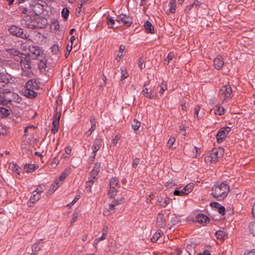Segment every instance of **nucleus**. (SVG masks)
Returning <instances> with one entry per match:
<instances>
[{
	"mask_svg": "<svg viewBox=\"0 0 255 255\" xmlns=\"http://www.w3.org/2000/svg\"><path fill=\"white\" fill-rule=\"evenodd\" d=\"M102 144V139L97 138L94 142L92 146V152L94 154V157L96 156V153L99 150Z\"/></svg>",
	"mask_w": 255,
	"mask_h": 255,
	"instance_id": "f8f14e48",
	"label": "nucleus"
},
{
	"mask_svg": "<svg viewBox=\"0 0 255 255\" xmlns=\"http://www.w3.org/2000/svg\"><path fill=\"white\" fill-rule=\"evenodd\" d=\"M69 173V171L67 170H64L60 175L59 178H58L62 182L66 178V177L68 176Z\"/></svg>",
	"mask_w": 255,
	"mask_h": 255,
	"instance_id": "49530a36",
	"label": "nucleus"
},
{
	"mask_svg": "<svg viewBox=\"0 0 255 255\" xmlns=\"http://www.w3.org/2000/svg\"><path fill=\"white\" fill-rule=\"evenodd\" d=\"M204 0H195L193 4L195 7L200 6L201 4L203 3Z\"/></svg>",
	"mask_w": 255,
	"mask_h": 255,
	"instance_id": "13d9d810",
	"label": "nucleus"
},
{
	"mask_svg": "<svg viewBox=\"0 0 255 255\" xmlns=\"http://www.w3.org/2000/svg\"><path fill=\"white\" fill-rule=\"evenodd\" d=\"M116 21L119 24L122 25L127 24L129 25L132 22L131 18L124 14H121L118 15Z\"/></svg>",
	"mask_w": 255,
	"mask_h": 255,
	"instance_id": "9d476101",
	"label": "nucleus"
},
{
	"mask_svg": "<svg viewBox=\"0 0 255 255\" xmlns=\"http://www.w3.org/2000/svg\"><path fill=\"white\" fill-rule=\"evenodd\" d=\"M50 28L52 30L57 31L60 28V25L57 20L54 19L52 21L50 24Z\"/></svg>",
	"mask_w": 255,
	"mask_h": 255,
	"instance_id": "7c9ffc66",
	"label": "nucleus"
},
{
	"mask_svg": "<svg viewBox=\"0 0 255 255\" xmlns=\"http://www.w3.org/2000/svg\"><path fill=\"white\" fill-rule=\"evenodd\" d=\"M141 93L144 96V97L150 99H155L157 96L156 93H154L153 90L146 87L143 88Z\"/></svg>",
	"mask_w": 255,
	"mask_h": 255,
	"instance_id": "9b49d317",
	"label": "nucleus"
},
{
	"mask_svg": "<svg viewBox=\"0 0 255 255\" xmlns=\"http://www.w3.org/2000/svg\"><path fill=\"white\" fill-rule=\"evenodd\" d=\"M61 14H62V17L65 19H67V18H68V17L69 16V11L68 9V8H66V7H64L62 9V11L61 12Z\"/></svg>",
	"mask_w": 255,
	"mask_h": 255,
	"instance_id": "ea45409f",
	"label": "nucleus"
},
{
	"mask_svg": "<svg viewBox=\"0 0 255 255\" xmlns=\"http://www.w3.org/2000/svg\"><path fill=\"white\" fill-rule=\"evenodd\" d=\"M196 244L192 243L188 244L186 246V251L188 252L189 255H195L196 253Z\"/></svg>",
	"mask_w": 255,
	"mask_h": 255,
	"instance_id": "412c9836",
	"label": "nucleus"
},
{
	"mask_svg": "<svg viewBox=\"0 0 255 255\" xmlns=\"http://www.w3.org/2000/svg\"><path fill=\"white\" fill-rule=\"evenodd\" d=\"M58 186L56 185H55L54 183H53L49 188V189L47 192V194L49 195H51V194L54 193V192H55L58 189Z\"/></svg>",
	"mask_w": 255,
	"mask_h": 255,
	"instance_id": "79ce46f5",
	"label": "nucleus"
},
{
	"mask_svg": "<svg viewBox=\"0 0 255 255\" xmlns=\"http://www.w3.org/2000/svg\"><path fill=\"white\" fill-rule=\"evenodd\" d=\"M36 128V127L33 125H30V126H28L27 127H26L25 129H24V135H27V132L29 131H33L34 130H35Z\"/></svg>",
	"mask_w": 255,
	"mask_h": 255,
	"instance_id": "a18cd8bd",
	"label": "nucleus"
},
{
	"mask_svg": "<svg viewBox=\"0 0 255 255\" xmlns=\"http://www.w3.org/2000/svg\"><path fill=\"white\" fill-rule=\"evenodd\" d=\"M37 165L35 164H27L24 166V170L27 173L33 172L36 168Z\"/></svg>",
	"mask_w": 255,
	"mask_h": 255,
	"instance_id": "c85d7f7f",
	"label": "nucleus"
},
{
	"mask_svg": "<svg viewBox=\"0 0 255 255\" xmlns=\"http://www.w3.org/2000/svg\"><path fill=\"white\" fill-rule=\"evenodd\" d=\"M80 197L81 196L80 195H77L76 196L73 200V201L70 203V204L71 205H74L80 198Z\"/></svg>",
	"mask_w": 255,
	"mask_h": 255,
	"instance_id": "e2e57ef3",
	"label": "nucleus"
},
{
	"mask_svg": "<svg viewBox=\"0 0 255 255\" xmlns=\"http://www.w3.org/2000/svg\"><path fill=\"white\" fill-rule=\"evenodd\" d=\"M144 62V61L142 58H140L139 59L138 62V66L140 69H142L144 67V65H143Z\"/></svg>",
	"mask_w": 255,
	"mask_h": 255,
	"instance_id": "864d4df0",
	"label": "nucleus"
},
{
	"mask_svg": "<svg viewBox=\"0 0 255 255\" xmlns=\"http://www.w3.org/2000/svg\"><path fill=\"white\" fill-rule=\"evenodd\" d=\"M114 212H113V211L111 210L110 209V208H109V209H105L103 211V215L104 216H109V215L112 214Z\"/></svg>",
	"mask_w": 255,
	"mask_h": 255,
	"instance_id": "4d7b16f0",
	"label": "nucleus"
},
{
	"mask_svg": "<svg viewBox=\"0 0 255 255\" xmlns=\"http://www.w3.org/2000/svg\"><path fill=\"white\" fill-rule=\"evenodd\" d=\"M78 218V214L77 213H75V212L73 214V218L71 220V224H73L74 223H75L77 221Z\"/></svg>",
	"mask_w": 255,
	"mask_h": 255,
	"instance_id": "052dcab7",
	"label": "nucleus"
},
{
	"mask_svg": "<svg viewBox=\"0 0 255 255\" xmlns=\"http://www.w3.org/2000/svg\"><path fill=\"white\" fill-rule=\"evenodd\" d=\"M175 141V138L174 137H171L169 139V140L167 142V146H168V147L170 149H175L176 148V147L173 146V144H174Z\"/></svg>",
	"mask_w": 255,
	"mask_h": 255,
	"instance_id": "c9c22d12",
	"label": "nucleus"
},
{
	"mask_svg": "<svg viewBox=\"0 0 255 255\" xmlns=\"http://www.w3.org/2000/svg\"><path fill=\"white\" fill-rule=\"evenodd\" d=\"M157 223L159 227L164 228L166 226V221L164 215L161 213L158 214L156 218Z\"/></svg>",
	"mask_w": 255,
	"mask_h": 255,
	"instance_id": "f3484780",
	"label": "nucleus"
},
{
	"mask_svg": "<svg viewBox=\"0 0 255 255\" xmlns=\"http://www.w3.org/2000/svg\"><path fill=\"white\" fill-rule=\"evenodd\" d=\"M174 53L172 52H170L164 60V64H168L169 62L172 59Z\"/></svg>",
	"mask_w": 255,
	"mask_h": 255,
	"instance_id": "37998d69",
	"label": "nucleus"
},
{
	"mask_svg": "<svg viewBox=\"0 0 255 255\" xmlns=\"http://www.w3.org/2000/svg\"><path fill=\"white\" fill-rule=\"evenodd\" d=\"M96 127V124L91 125V127L89 129L88 131H87L85 133V135H86L87 137L90 136L92 132L95 130Z\"/></svg>",
	"mask_w": 255,
	"mask_h": 255,
	"instance_id": "de8ad7c7",
	"label": "nucleus"
},
{
	"mask_svg": "<svg viewBox=\"0 0 255 255\" xmlns=\"http://www.w3.org/2000/svg\"><path fill=\"white\" fill-rule=\"evenodd\" d=\"M121 138V136L120 135H119V134L116 135V136L115 137V138L113 140L112 144H113V145L114 146H115L120 140Z\"/></svg>",
	"mask_w": 255,
	"mask_h": 255,
	"instance_id": "3c124183",
	"label": "nucleus"
},
{
	"mask_svg": "<svg viewBox=\"0 0 255 255\" xmlns=\"http://www.w3.org/2000/svg\"><path fill=\"white\" fill-rule=\"evenodd\" d=\"M108 230V226L104 227L102 230V235H105V236L106 237H107Z\"/></svg>",
	"mask_w": 255,
	"mask_h": 255,
	"instance_id": "774afa93",
	"label": "nucleus"
},
{
	"mask_svg": "<svg viewBox=\"0 0 255 255\" xmlns=\"http://www.w3.org/2000/svg\"><path fill=\"white\" fill-rule=\"evenodd\" d=\"M117 189L118 188H116L112 189L110 187V190L108 193L109 196L110 197L115 196L116 195Z\"/></svg>",
	"mask_w": 255,
	"mask_h": 255,
	"instance_id": "09e8293b",
	"label": "nucleus"
},
{
	"mask_svg": "<svg viewBox=\"0 0 255 255\" xmlns=\"http://www.w3.org/2000/svg\"><path fill=\"white\" fill-rule=\"evenodd\" d=\"M200 110V106H197L195 107L194 112V117L195 118H197L198 119H199L198 114H199Z\"/></svg>",
	"mask_w": 255,
	"mask_h": 255,
	"instance_id": "603ef678",
	"label": "nucleus"
},
{
	"mask_svg": "<svg viewBox=\"0 0 255 255\" xmlns=\"http://www.w3.org/2000/svg\"><path fill=\"white\" fill-rule=\"evenodd\" d=\"M54 183L59 187L62 184L63 182L58 178L55 180Z\"/></svg>",
	"mask_w": 255,
	"mask_h": 255,
	"instance_id": "0e129e2a",
	"label": "nucleus"
},
{
	"mask_svg": "<svg viewBox=\"0 0 255 255\" xmlns=\"http://www.w3.org/2000/svg\"><path fill=\"white\" fill-rule=\"evenodd\" d=\"M10 114L9 111L5 108L0 107V117L4 118Z\"/></svg>",
	"mask_w": 255,
	"mask_h": 255,
	"instance_id": "2f4dec72",
	"label": "nucleus"
},
{
	"mask_svg": "<svg viewBox=\"0 0 255 255\" xmlns=\"http://www.w3.org/2000/svg\"><path fill=\"white\" fill-rule=\"evenodd\" d=\"M61 118V114L55 111L53 118L52 125L51 131L53 133H56L59 128V121Z\"/></svg>",
	"mask_w": 255,
	"mask_h": 255,
	"instance_id": "1a4fd4ad",
	"label": "nucleus"
},
{
	"mask_svg": "<svg viewBox=\"0 0 255 255\" xmlns=\"http://www.w3.org/2000/svg\"><path fill=\"white\" fill-rule=\"evenodd\" d=\"M8 31L13 35L20 37L24 39L30 40L29 38V35L26 33H24L23 30L20 27L15 25H12L8 28Z\"/></svg>",
	"mask_w": 255,
	"mask_h": 255,
	"instance_id": "423d86ee",
	"label": "nucleus"
},
{
	"mask_svg": "<svg viewBox=\"0 0 255 255\" xmlns=\"http://www.w3.org/2000/svg\"><path fill=\"white\" fill-rule=\"evenodd\" d=\"M22 47V50L33 58H36L43 54L42 48L38 46L34 45L33 44L29 45L25 43L23 44Z\"/></svg>",
	"mask_w": 255,
	"mask_h": 255,
	"instance_id": "20e7f679",
	"label": "nucleus"
},
{
	"mask_svg": "<svg viewBox=\"0 0 255 255\" xmlns=\"http://www.w3.org/2000/svg\"><path fill=\"white\" fill-rule=\"evenodd\" d=\"M218 97L222 102L228 101L233 97V91L230 85L223 86L219 90Z\"/></svg>",
	"mask_w": 255,
	"mask_h": 255,
	"instance_id": "39448f33",
	"label": "nucleus"
},
{
	"mask_svg": "<svg viewBox=\"0 0 255 255\" xmlns=\"http://www.w3.org/2000/svg\"><path fill=\"white\" fill-rule=\"evenodd\" d=\"M119 187V180L116 177H113L110 181V187L113 188H118Z\"/></svg>",
	"mask_w": 255,
	"mask_h": 255,
	"instance_id": "393cba45",
	"label": "nucleus"
},
{
	"mask_svg": "<svg viewBox=\"0 0 255 255\" xmlns=\"http://www.w3.org/2000/svg\"><path fill=\"white\" fill-rule=\"evenodd\" d=\"M230 188L229 185L223 182L219 185H215L213 186L212 194L215 198L221 201L227 197Z\"/></svg>",
	"mask_w": 255,
	"mask_h": 255,
	"instance_id": "f03ea898",
	"label": "nucleus"
},
{
	"mask_svg": "<svg viewBox=\"0 0 255 255\" xmlns=\"http://www.w3.org/2000/svg\"><path fill=\"white\" fill-rule=\"evenodd\" d=\"M51 52L54 54H56L58 53L59 50V46L57 44H54L52 45L51 47Z\"/></svg>",
	"mask_w": 255,
	"mask_h": 255,
	"instance_id": "c03bdc74",
	"label": "nucleus"
},
{
	"mask_svg": "<svg viewBox=\"0 0 255 255\" xmlns=\"http://www.w3.org/2000/svg\"><path fill=\"white\" fill-rule=\"evenodd\" d=\"M211 112H213L214 114L216 115L222 116L225 113V109L220 105L217 104L211 110Z\"/></svg>",
	"mask_w": 255,
	"mask_h": 255,
	"instance_id": "a211bd4d",
	"label": "nucleus"
},
{
	"mask_svg": "<svg viewBox=\"0 0 255 255\" xmlns=\"http://www.w3.org/2000/svg\"><path fill=\"white\" fill-rule=\"evenodd\" d=\"M224 152L223 148H215L205 156V161L206 163H216L223 157Z\"/></svg>",
	"mask_w": 255,
	"mask_h": 255,
	"instance_id": "7ed1b4c3",
	"label": "nucleus"
},
{
	"mask_svg": "<svg viewBox=\"0 0 255 255\" xmlns=\"http://www.w3.org/2000/svg\"><path fill=\"white\" fill-rule=\"evenodd\" d=\"M24 95L30 98H35L37 96V93L35 90L25 88L24 91Z\"/></svg>",
	"mask_w": 255,
	"mask_h": 255,
	"instance_id": "b1692460",
	"label": "nucleus"
},
{
	"mask_svg": "<svg viewBox=\"0 0 255 255\" xmlns=\"http://www.w3.org/2000/svg\"><path fill=\"white\" fill-rule=\"evenodd\" d=\"M10 76L5 72H0V82H7Z\"/></svg>",
	"mask_w": 255,
	"mask_h": 255,
	"instance_id": "bb28decb",
	"label": "nucleus"
},
{
	"mask_svg": "<svg viewBox=\"0 0 255 255\" xmlns=\"http://www.w3.org/2000/svg\"><path fill=\"white\" fill-rule=\"evenodd\" d=\"M169 11L171 13L175 12L176 8V1L175 0H170L168 4Z\"/></svg>",
	"mask_w": 255,
	"mask_h": 255,
	"instance_id": "a878e982",
	"label": "nucleus"
},
{
	"mask_svg": "<svg viewBox=\"0 0 255 255\" xmlns=\"http://www.w3.org/2000/svg\"><path fill=\"white\" fill-rule=\"evenodd\" d=\"M194 187V184L193 183H189L186 185L182 189L179 190H175L173 194L175 196H185L188 195L190 192H191Z\"/></svg>",
	"mask_w": 255,
	"mask_h": 255,
	"instance_id": "0eeeda50",
	"label": "nucleus"
},
{
	"mask_svg": "<svg viewBox=\"0 0 255 255\" xmlns=\"http://www.w3.org/2000/svg\"><path fill=\"white\" fill-rule=\"evenodd\" d=\"M196 221L203 225H205L210 222L209 218L204 214H198L196 217Z\"/></svg>",
	"mask_w": 255,
	"mask_h": 255,
	"instance_id": "2eb2a0df",
	"label": "nucleus"
},
{
	"mask_svg": "<svg viewBox=\"0 0 255 255\" xmlns=\"http://www.w3.org/2000/svg\"><path fill=\"white\" fill-rule=\"evenodd\" d=\"M216 236L218 239H219L221 241H223L227 237V235L223 231H217L216 233Z\"/></svg>",
	"mask_w": 255,
	"mask_h": 255,
	"instance_id": "c756f323",
	"label": "nucleus"
},
{
	"mask_svg": "<svg viewBox=\"0 0 255 255\" xmlns=\"http://www.w3.org/2000/svg\"><path fill=\"white\" fill-rule=\"evenodd\" d=\"M162 233L161 230H157L156 233L153 235L152 238H151V241L153 243L156 242L158 239L161 236Z\"/></svg>",
	"mask_w": 255,
	"mask_h": 255,
	"instance_id": "72a5a7b5",
	"label": "nucleus"
},
{
	"mask_svg": "<svg viewBox=\"0 0 255 255\" xmlns=\"http://www.w3.org/2000/svg\"><path fill=\"white\" fill-rule=\"evenodd\" d=\"M121 80H123L128 77V73L126 68L124 67H121Z\"/></svg>",
	"mask_w": 255,
	"mask_h": 255,
	"instance_id": "f704fd0d",
	"label": "nucleus"
},
{
	"mask_svg": "<svg viewBox=\"0 0 255 255\" xmlns=\"http://www.w3.org/2000/svg\"><path fill=\"white\" fill-rule=\"evenodd\" d=\"M39 88L38 84L33 80H30L27 82L25 84V88L30 89L32 90H37Z\"/></svg>",
	"mask_w": 255,
	"mask_h": 255,
	"instance_id": "aec40b11",
	"label": "nucleus"
},
{
	"mask_svg": "<svg viewBox=\"0 0 255 255\" xmlns=\"http://www.w3.org/2000/svg\"><path fill=\"white\" fill-rule=\"evenodd\" d=\"M42 240L40 239L39 241H37V243H35L32 246V251L34 252H39L41 248L38 247V245L40 244V241H41Z\"/></svg>",
	"mask_w": 255,
	"mask_h": 255,
	"instance_id": "e433bc0d",
	"label": "nucleus"
},
{
	"mask_svg": "<svg viewBox=\"0 0 255 255\" xmlns=\"http://www.w3.org/2000/svg\"><path fill=\"white\" fill-rule=\"evenodd\" d=\"M125 202V199L124 198H121L119 199H116L113 200L111 203L109 204V208L111 210L114 212L115 209V207L118 205L123 204Z\"/></svg>",
	"mask_w": 255,
	"mask_h": 255,
	"instance_id": "6ab92c4d",
	"label": "nucleus"
},
{
	"mask_svg": "<svg viewBox=\"0 0 255 255\" xmlns=\"http://www.w3.org/2000/svg\"><path fill=\"white\" fill-rule=\"evenodd\" d=\"M131 126L134 130H137L140 126V123L134 119L131 123Z\"/></svg>",
	"mask_w": 255,
	"mask_h": 255,
	"instance_id": "4c0bfd02",
	"label": "nucleus"
},
{
	"mask_svg": "<svg viewBox=\"0 0 255 255\" xmlns=\"http://www.w3.org/2000/svg\"><path fill=\"white\" fill-rule=\"evenodd\" d=\"M250 231L252 234L255 236V223H252L250 225Z\"/></svg>",
	"mask_w": 255,
	"mask_h": 255,
	"instance_id": "680f3d73",
	"label": "nucleus"
},
{
	"mask_svg": "<svg viewBox=\"0 0 255 255\" xmlns=\"http://www.w3.org/2000/svg\"><path fill=\"white\" fill-rule=\"evenodd\" d=\"M107 19L108 25L112 27L115 24V20L113 17L110 16H108Z\"/></svg>",
	"mask_w": 255,
	"mask_h": 255,
	"instance_id": "8fccbe9b",
	"label": "nucleus"
},
{
	"mask_svg": "<svg viewBox=\"0 0 255 255\" xmlns=\"http://www.w3.org/2000/svg\"><path fill=\"white\" fill-rule=\"evenodd\" d=\"M171 202V199L168 197H166L164 198L161 199V200L159 201V205L161 207H165Z\"/></svg>",
	"mask_w": 255,
	"mask_h": 255,
	"instance_id": "5701e85b",
	"label": "nucleus"
},
{
	"mask_svg": "<svg viewBox=\"0 0 255 255\" xmlns=\"http://www.w3.org/2000/svg\"><path fill=\"white\" fill-rule=\"evenodd\" d=\"M211 205H214L215 207L218 208V212L222 215L225 214V208L224 207L220 206L219 204L217 202H214L211 203Z\"/></svg>",
	"mask_w": 255,
	"mask_h": 255,
	"instance_id": "cd10ccee",
	"label": "nucleus"
},
{
	"mask_svg": "<svg viewBox=\"0 0 255 255\" xmlns=\"http://www.w3.org/2000/svg\"><path fill=\"white\" fill-rule=\"evenodd\" d=\"M101 168V163L99 162H97L95 164L94 167L92 169L94 171H97L99 172Z\"/></svg>",
	"mask_w": 255,
	"mask_h": 255,
	"instance_id": "5fc2aeb1",
	"label": "nucleus"
},
{
	"mask_svg": "<svg viewBox=\"0 0 255 255\" xmlns=\"http://www.w3.org/2000/svg\"><path fill=\"white\" fill-rule=\"evenodd\" d=\"M159 87L160 88L159 93L161 94H163V92L167 89L166 84L164 82H162Z\"/></svg>",
	"mask_w": 255,
	"mask_h": 255,
	"instance_id": "58836bf2",
	"label": "nucleus"
},
{
	"mask_svg": "<svg viewBox=\"0 0 255 255\" xmlns=\"http://www.w3.org/2000/svg\"><path fill=\"white\" fill-rule=\"evenodd\" d=\"M231 131L230 127H224L221 128L218 132L216 137L218 143H221L226 138L228 133Z\"/></svg>",
	"mask_w": 255,
	"mask_h": 255,
	"instance_id": "6e6552de",
	"label": "nucleus"
},
{
	"mask_svg": "<svg viewBox=\"0 0 255 255\" xmlns=\"http://www.w3.org/2000/svg\"><path fill=\"white\" fill-rule=\"evenodd\" d=\"M194 6V5H193V3H191V4H189L188 5H187L185 7V12L186 13H189V12L191 10V9L192 8H193Z\"/></svg>",
	"mask_w": 255,
	"mask_h": 255,
	"instance_id": "bf43d9fd",
	"label": "nucleus"
},
{
	"mask_svg": "<svg viewBox=\"0 0 255 255\" xmlns=\"http://www.w3.org/2000/svg\"><path fill=\"white\" fill-rule=\"evenodd\" d=\"M140 160L139 158H135L133 160L132 166L133 168H136L139 164Z\"/></svg>",
	"mask_w": 255,
	"mask_h": 255,
	"instance_id": "6e6d98bb",
	"label": "nucleus"
},
{
	"mask_svg": "<svg viewBox=\"0 0 255 255\" xmlns=\"http://www.w3.org/2000/svg\"><path fill=\"white\" fill-rule=\"evenodd\" d=\"M107 239V237H106L104 235H103L101 237H99L98 238H96L95 241H94V246L95 247H97L98 244L102 241H103V240H105Z\"/></svg>",
	"mask_w": 255,
	"mask_h": 255,
	"instance_id": "a19ab883",
	"label": "nucleus"
},
{
	"mask_svg": "<svg viewBox=\"0 0 255 255\" xmlns=\"http://www.w3.org/2000/svg\"><path fill=\"white\" fill-rule=\"evenodd\" d=\"M71 151L72 149L70 146H67L65 148V152L67 155H70L71 154Z\"/></svg>",
	"mask_w": 255,
	"mask_h": 255,
	"instance_id": "69168bd1",
	"label": "nucleus"
},
{
	"mask_svg": "<svg viewBox=\"0 0 255 255\" xmlns=\"http://www.w3.org/2000/svg\"><path fill=\"white\" fill-rule=\"evenodd\" d=\"M41 197V195L39 193H37L33 191L30 198L29 201L28 202V206L29 207L32 206L31 203L34 204L38 201Z\"/></svg>",
	"mask_w": 255,
	"mask_h": 255,
	"instance_id": "dca6fc26",
	"label": "nucleus"
},
{
	"mask_svg": "<svg viewBox=\"0 0 255 255\" xmlns=\"http://www.w3.org/2000/svg\"><path fill=\"white\" fill-rule=\"evenodd\" d=\"M6 64H7V61H6L4 59L0 58V66H5Z\"/></svg>",
	"mask_w": 255,
	"mask_h": 255,
	"instance_id": "338daca9",
	"label": "nucleus"
},
{
	"mask_svg": "<svg viewBox=\"0 0 255 255\" xmlns=\"http://www.w3.org/2000/svg\"><path fill=\"white\" fill-rule=\"evenodd\" d=\"M9 166L10 167L11 169L12 170V172L17 174H19V167L15 163H10L9 164Z\"/></svg>",
	"mask_w": 255,
	"mask_h": 255,
	"instance_id": "473e14b6",
	"label": "nucleus"
},
{
	"mask_svg": "<svg viewBox=\"0 0 255 255\" xmlns=\"http://www.w3.org/2000/svg\"><path fill=\"white\" fill-rule=\"evenodd\" d=\"M6 52L10 55V57L14 60L20 62V67L23 72L24 75L30 77L32 75L31 71V59L29 56L21 53L19 51L13 49H6Z\"/></svg>",
	"mask_w": 255,
	"mask_h": 255,
	"instance_id": "f257e3e1",
	"label": "nucleus"
},
{
	"mask_svg": "<svg viewBox=\"0 0 255 255\" xmlns=\"http://www.w3.org/2000/svg\"><path fill=\"white\" fill-rule=\"evenodd\" d=\"M144 27L146 33H153L154 27L151 22L149 21H146L144 24Z\"/></svg>",
	"mask_w": 255,
	"mask_h": 255,
	"instance_id": "4be33fe9",
	"label": "nucleus"
},
{
	"mask_svg": "<svg viewBox=\"0 0 255 255\" xmlns=\"http://www.w3.org/2000/svg\"><path fill=\"white\" fill-rule=\"evenodd\" d=\"M214 67L216 69H221L224 64V61L223 58L221 56H217L216 58L214 59Z\"/></svg>",
	"mask_w": 255,
	"mask_h": 255,
	"instance_id": "4468645a",
	"label": "nucleus"
},
{
	"mask_svg": "<svg viewBox=\"0 0 255 255\" xmlns=\"http://www.w3.org/2000/svg\"><path fill=\"white\" fill-rule=\"evenodd\" d=\"M99 172L94 170H92L90 173V177L89 180L87 182V185L91 187L95 182V180L98 178Z\"/></svg>",
	"mask_w": 255,
	"mask_h": 255,
	"instance_id": "ddd939ff",
	"label": "nucleus"
}]
</instances>
